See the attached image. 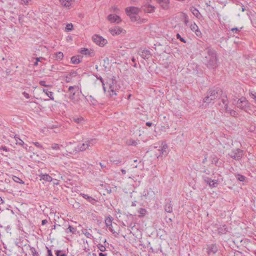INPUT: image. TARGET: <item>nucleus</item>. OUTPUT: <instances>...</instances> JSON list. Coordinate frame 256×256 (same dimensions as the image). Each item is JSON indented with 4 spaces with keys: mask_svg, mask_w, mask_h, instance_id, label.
<instances>
[{
    "mask_svg": "<svg viewBox=\"0 0 256 256\" xmlns=\"http://www.w3.org/2000/svg\"><path fill=\"white\" fill-rule=\"evenodd\" d=\"M222 103V108L227 110L228 102L226 96L223 93L222 90L218 87H213L209 88L206 92V96L203 98V102L205 104V107L210 104H214L215 100H220Z\"/></svg>",
    "mask_w": 256,
    "mask_h": 256,
    "instance_id": "nucleus-1",
    "label": "nucleus"
},
{
    "mask_svg": "<svg viewBox=\"0 0 256 256\" xmlns=\"http://www.w3.org/2000/svg\"><path fill=\"white\" fill-rule=\"evenodd\" d=\"M208 56L203 60V62L209 69L215 70L218 66L216 53L213 48H208L206 51Z\"/></svg>",
    "mask_w": 256,
    "mask_h": 256,
    "instance_id": "nucleus-2",
    "label": "nucleus"
},
{
    "mask_svg": "<svg viewBox=\"0 0 256 256\" xmlns=\"http://www.w3.org/2000/svg\"><path fill=\"white\" fill-rule=\"evenodd\" d=\"M116 80L114 78L110 79L106 82V89H108L111 97L120 94L121 92L119 90L120 86L116 84Z\"/></svg>",
    "mask_w": 256,
    "mask_h": 256,
    "instance_id": "nucleus-3",
    "label": "nucleus"
},
{
    "mask_svg": "<svg viewBox=\"0 0 256 256\" xmlns=\"http://www.w3.org/2000/svg\"><path fill=\"white\" fill-rule=\"evenodd\" d=\"M78 91L79 88L76 86H70L68 88L69 98L74 104H78L80 101Z\"/></svg>",
    "mask_w": 256,
    "mask_h": 256,
    "instance_id": "nucleus-4",
    "label": "nucleus"
},
{
    "mask_svg": "<svg viewBox=\"0 0 256 256\" xmlns=\"http://www.w3.org/2000/svg\"><path fill=\"white\" fill-rule=\"evenodd\" d=\"M236 105L238 108L246 111L250 114V111H252L251 104L244 97H242L238 99L236 103Z\"/></svg>",
    "mask_w": 256,
    "mask_h": 256,
    "instance_id": "nucleus-5",
    "label": "nucleus"
},
{
    "mask_svg": "<svg viewBox=\"0 0 256 256\" xmlns=\"http://www.w3.org/2000/svg\"><path fill=\"white\" fill-rule=\"evenodd\" d=\"M64 148L67 156L78 152L76 142L74 141L66 142Z\"/></svg>",
    "mask_w": 256,
    "mask_h": 256,
    "instance_id": "nucleus-6",
    "label": "nucleus"
},
{
    "mask_svg": "<svg viewBox=\"0 0 256 256\" xmlns=\"http://www.w3.org/2000/svg\"><path fill=\"white\" fill-rule=\"evenodd\" d=\"M113 218L112 216H108L106 218L105 224L109 230L114 235L115 237H118L119 235V232H116L113 228L112 220Z\"/></svg>",
    "mask_w": 256,
    "mask_h": 256,
    "instance_id": "nucleus-7",
    "label": "nucleus"
},
{
    "mask_svg": "<svg viewBox=\"0 0 256 256\" xmlns=\"http://www.w3.org/2000/svg\"><path fill=\"white\" fill-rule=\"evenodd\" d=\"M243 150L236 148L228 154V156L233 159L239 160L243 156Z\"/></svg>",
    "mask_w": 256,
    "mask_h": 256,
    "instance_id": "nucleus-8",
    "label": "nucleus"
},
{
    "mask_svg": "<svg viewBox=\"0 0 256 256\" xmlns=\"http://www.w3.org/2000/svg\"><path fill=\"white\" fill-rule=\"evenodd\" d=\"M140 10V8L136 6L127 7L125 9L126 13L128 16H130L132 14H138Z\"/></svg>",
    "mask_w": 256,
    "mask_h": 256,
    "instance_id": "nucleus-9",
    "label": "nucleus"
},
{
    "mask_svg": "<svg viewBox=\"0 0 256 256\" xmlns=\"http://www.w3.org/2000/svg\"><path fill=\"white\" fill-rule=\"evenodd\" d=\"M92 40L96 44L100 46H104L107 43L106 40L98 34L94 35L92 36Z\"/></svg>",
    "mask_w": 256,
    "mask_h": 256,
    "instance_id": "nucleus-10",
    "label": "nucleus"
},
{
    "mask_svg": "<svg viewBox=\"0 0 256 256\" xmlns=\"http://www.w3.org/2000/svg\"><path fill=\"white\" fill-rule=\"evenodd\" d=\"M207 252L208 255L214 254L218 252V248L216 244L208 245Z\"/></svg>",
    "mask_w": 256,
    "mask_h": 256,
    "instance_id": "nucleus-11",
    "label": "nucleus"
},
{
    "mask_svg": "<svg viewBox=\"0 0 256 256\" xmlns=\"http://www.w3.org/2000/svg\"><path fill=\"white\" fill-rule=\"evenodd\" d=\"M196 49L199 50L200 52H202L205 50H208V48H211L207 46L203 42L200 41L196 44ZM201 54V53H200Z\"/></svg>",
    "mask_w": 256,
    "mask_h": 256,
    "instance_id": "nucleus-12",
    "label": "nucleus"
},
{
    "mask_svg": "<svg viewBox=\"0 0 256 256\" xmlns=\"http://www.w3.org/2000/svg\"><path fill=\"white\" fill-rule=\"evenodd\" d=\"M204 181L209 185V186L211 188H216L218 186V183L217 182V180H214L212 178L205 177L204 178Z\"/></svg>",
    "mask_w": 256,
    "mask_h": 256,
    "instance_id": "nucleus-13",
    "label": "nucleus"
},
{
    "mask_svg": "<svg viewBox=\"0 0 256 256\" xmlns=\"http://www.w3.org/2000/svg\"><path fill=\"white\" fill-rule=\"evenodd\" d=\"M155 7L151 4H146L142 6V10L146 13H152L154 10Z\"/></svg>",
    "mask_w": 256,
    "mask_h": 256,
    "instance_id": "nucleus-14",
    "label": "nucleus"
},
{
    "mask_svg": "<svg viewBox=\"0 0 256 256\" xmlns=\"http://www.w3.org/2000/svg\"><path fill=\"white\" fill-rule=\"evenodd\" d=\"M228 232V228L226 224L220 226L218 228V232L220 235L226 234Z\"/></svg>",
    "mask_w": 256,
    "mask_h": 256,
    "instance_id": "nucleus-15",
    "label": "nucleus"
},
{
    "mask_svg": "<svg viewBox=\"0 0 256 256\" xmlns=\"http://www.w3.org/2000/svg\"><path fill=\"white\" fill-rule=\"evenodd\" d=\"M122 29L120 27H114L110 29V32L112 35H118L122 32Z\"/></svg>",
    "mask_w": 256,
    "mask_h": 256,
    "instance_id": "nucleus-16",
    "label": "nucleus"
},
{
    "mask_svg": "<svg viewBox=\"0 0 256 256\" xmlns=\"http://www.w3.org/2000/svg\"><path fill=\"white\" fill-rule=\"evenodd\" d=\"M76 72H70L68 75L64 76V78L66 82H71L72 80V78L76 76Z\"/></svg>",
    "mask_w": 256,
    "mask_h": 256,
    "instance_id": "nucleus-17",
    "label": "nucleus"
},
{
    "mask_svg": "<svg viewBox=\"0 0 256 256\" xmlns=\"http://www.w3.org/2000/svg\"><path fill=\"white\" fill-rule=\"evenodd\" d=\"M80 195L85 199L87 200L90 202L92 204H94L97 202L94 198L88 196V194H80Z\"/></svg>",
    "mask_w": 256,
    "mask_h": 256,
    "instance_id": "nucleus-18",
    "label": "nucleus"
},
{
    "mask_svg": "<svg viewBox=\"0 0 256 256\" xmlns=\"http://www.w3.org/2000/svg\"><path fill=\"white\" fill-rule=\"evenodd\" d=\"M140 56L145 60L148 59L151 56V54L149 50H144L142 51Z\"/></svg>",
    "mask_w": 256,
    "mask_h": 256,
    "instance_id": "nucleus-19",
    "label": "nucleus"
},
{
    "mask_svg": "<svg viewBox=\"0 0 256 256\" xmlns=\"http://www.w3.org/2000/svg\"><path fill=\"white\" fill-rule=\"evenodd\" d=\"M60 2L62 6L69 8L72 2V0H60Z\"/></svg>",
    "mask_w": 256,
    "mask_h": 256,
    "instance_id": "nucleus-20",
    "label": "nucleus"
},
{
    "mask_svg": "<svg viewBox=\"0 0 256 256\" xmlns=\"http://www.w3.org/2000/svg\"><path fill=\"white\" fill-rule=\"evenodd\" d=\"M108 20L111 23L118 24L122 21L120 17H108Z\"/></svg>",
    "mask_w": 256,
    "mask_h": 256,
    "instance_id": "nucleus-21",
    "label": "nucleus"
},
{
    "mask_svg": "<svg viewBox=\"0 0 256 256\" xmlns=\"http://www.w3.org/2000/svg\"><path fill=\"white\" fill-rule=\"evenodd\" d=\"M76 146L78 152H82L88 149V147L86 146V142L84 143L80 144H76Z\"/></svg>",
    "mask_w": 256,
    "mask_h": 256,
    "instance_id": "nucleus-22",
    "label": "nucleus"
},
{
    "mask_svg": "<svg viewBox=\"0 0 256 256\" xmlns=\"http://www.w3.org/2000/svg\"><path fill=\"white\" fill-rule=\"evenodd\" d=\"M235 176H236V179L238 180H239L240 182H248V180H247L246 178V176H244L242 175L239 174H236Z\"/></svg>",
    "mask_w": 256,
    "mask_h": 256,
    "instance_id": "nucleus-23",
    "label": "nucleus"
},
{
    "mask_svg": "<svg viewBox=\"0 0 256 256\" xmlns=\"http://www.w3.org/2000/svg\"><path fill=\"white\" fill-rule=\"evenodd\" d=\"M162 148L161 150H158L160 151V154H167V150L168 149V146L166 144L162 143Z\"/></svg>",
    "mask_w": 256,
    "mask_h": 256,
    "instance_id": "nucleus-24",
    "label": "nucleus"
},
{
    "mask_svg": "<svg viewBox=\"0 0 256 256\" xmlns=\"http://www.w3.org/2000/svg\"><path fill=\"white\" fill-rule=\"evenodd\" d=\"M86 100L91 104L96 105L97 103L96 98L92 96H89Z\"/></svg>",
    "mask_w": 256,
    "mask_h": 256,
    "instance_id": "nucleus-25",
    "label": "nucleus"
},
{
    "mask_svg": "<svg viewBox=\"0 0 256 256\" xmlns=\"http://www.w3.org/2000/svg\"><path fill=\"white\" fill-rule=\"evenodd\" d=\"M96 138H92L86 141V145L88 149L92 147L96 143Z\"/></svg>",
    "mask_w": 256,
    "mask_h": 256,
    "instance_id": "nucleus-26",
    "label": "nucleus"
},
{
    "mask_svg": "<svg viewBox=\"0 0 256 256\" xmlns=\"http://www.w3.org/2000/svg\"><path fill=\"white\" fill-rule=\"evenodd\" d=\"M40 180H43L46 182H51L52 180V178L48 174H42L40 176Z\"/></svg>",
    "mask_w": 256,
    "mask_h": 256,
    "instance_id": "nucleus-27",
    "label": "nucleus"
},
{
    "mask_svg": "<svg viewBox=\"0 0 256 256\" xmlns=\"http://www.w3.org/2000/svg\"><path fill=\"white\" fill-rule=\"evenodd\" d=\"M130 20L132 22H136V24L143 22L144 19H141L140 17H130Z\"/></svg>",
    "mask_w": 256,
    "mask_h": 256,
    "instance_id": "nucleus-28",
    "label": "nucleus"
},
{
    "mask_svg": "<svg viewBox=\"0 0 256 256\" xmlns=\"http://www.w3.org/2000/svg\"><path fill=\"white\" fill-rule=\"evenodd\" d=\"M113 12H115L116 13L114 14H110L108 16H118V14H120V10H118V8L116 6H114L112 8V10Z\"/></svg>",
    "mask_w": 256,
    "mask_h": 256,
    "instance_id": "nucleus-29",
    "label": "nucleus"
},
{
    "mask_svg": "<svg viewBox=\"0 0 256 256\" xmlns=\"http://www.w3.org/2000/svg\"><path fill=\"white\" fill-rule=\"evenodd\" d=\"M72 120L77 124H80L84 120V119L82 116H74L72 118Z\"/></svg>",
    "mask_w": 256,
    "mask_h": 256,
    "instance_id": "nucleus-30",
    "label": "nucleus"
},
{
    "mask_svg": "<svg viewBox=\"0 0 256 256\" xmlns=\"http://www.w3.org/2000/svg\"><path fill=\"white\" fill-rule=\"evenodd\" d=\"M43 92L52 100H53L54 97H53V92H50L48 90L46 89H44Z\"/></svg>",
    "mask_w": 256,
    "mask_h": 256,
    "instance_id": "nucleus-31",
    "label": "nucleus"
},
{
    "mask_svg": "<svg viewBox=\"0 0 256 256\" xmlns=\"http://www.w3.org/2000/svg\"><path fill=\"white\" fill-rule=\"evenodd\" d=\"M55 58L56 60H61L64 57L63 53L62 52H58L54 54Z\"/></svg>",
    "mask_w": 256,
    "mask_h": 256,
    "instance_id": "nucleus-32",
    "label": "nucleus"
},
{
    "mask_svg": "<svg viewBox=\"0 0 256 256\" xmlns=\"http://www.w3.org/2000/svg\"><path fill=\"white\" fill-rule=\"evenodd\" d=\"M62 145H59L58 144L54 143L51 145V148L54 150H59L60 147H62Z\"/></svg>",
    "mask_w": 256,
    "mask_h": 256,
    "instance_id": "nucleus-33",
    "label": "nucleus"
},
{
    "mask_svg": "<svg viewBox=\"0 0 256 256\" xmlns=\"http://www.w3.org/2000/svg\"><path fill=\"white\" fill-rule=\"evenodd\" d=\"M146 210L144 208H140L138 210V212L140 214V215L138 216L139 217H144L146 214Z\"/></svg>",
    "mask_w": 256,
    "mask_h": 256,
    "instance_id": "nucleus-34",
    "label": "nucleus"
},
{
    "mask_svg": "<svg viewBox=\"0 0 256 256\" xmlns=\"http://www.w3.org/2000/svg\"><path fill=\"white\" fill-rule=\"evenodd\" d=\"M80 53L84 55H90V52L88 49L86 48H83L80 50Z\"/></svg>",
    "mask_w": 256,
    "mask_h": 256,
    "instance_id": "nucleus-35",
    "label": "nucleus"
},
{
    "mask_svg": "<svg viewBox=\"0 0 256 256\" xmlns=\"http://www.w3.org/2000/svg\"><path fill=\"white\" fill-rule=\"evenodd\" d=\"M190 11L192 12L194 16H198V14H200L199 11L195 8H192L190 9Z\"/></svg>",
    "mask_w": 256,
    "mask_h": 256,
    "instance_id": "nucleus-36",
    "label": "nucleus"
},
{
    "mask_svg": "<svg viewBox=\"0 0 256 256\" xmlns=\"http://www.w3.org/2000/svg\"><path fill=\"white\" fill-rule=\"evenodd\" d=\"M30 251L32 252V256H40L39 254L36 252L34 248L31 247L30 248Z\"/></svg>",
    "mask_w": 256,
    "mask_h": 256,
    "instance_id": "nucleus-37",
    "label": "nucleus"
},
{
    "mask_svg": "<svg viewBox=\"0 0 256 256\" xmlns=\"http://www.w3.org/2000/svg\"><path fill=\"white\" fill-rule=\"evenodd\" d=\"M76 232V228H73L72 226H69L68 228H67L66 230V232H70L72 234H74Z\"/></svg>",
    "mask_w": 256,
    "mask_h": 256,
    "instance_id": "nucleus-38",
    "label": "nucleus"
},
{
    "mask_svg": "<svg viewBox=\"0 0 256 256\" xmlns=\"http://www.w3.org/2000/svg\"><path fill=\"white\" fill-rule=\"evenodd\" d=\"M71 62L73 64H78L80 63V60L79 58H78L76 57L72 56L71 58Z\"/></svg>",
    "mask_w": 256,
    "mask_h": 256,
    "instance_id": "nucleus-39",
    "label": "nucleus"
},
{
    "mask_svg": "<svg viewBox=\"0 0 256 256\" xmlns=\"http://www.w3.org/2000/svg\"><path fill=\"white\" fill-rule=\"evenodd\" d=\"M32 0H20V4H22L28 5L32 4Z\"/></svg>",
    "mask_w": 256,
    "mask_h": 256,
    "instance_id": "nucleus-40",
    "label": "nucleus"
},
{
    "mask_svg": "<svg viewBox=\"0 0 256 256\" xmlns=\"http://www.w3.org/2000/svg\"><path fill=\"white\" fill-rule=\"evenodd\" d=\"M83 233L86 236V238L90 239L93 238L92 234L89 232H88L86 230H84L83 231Z\"/></svg>",
    "mask_w": 256,
    "mask_h": 256,
    "instance_id": "nucleus-41",
    "label": "nucleus"
},
{
    "mask_svg": "<svg viewBox=\"0 0 256 256\" xmlns=\"http://www.w3.org/2000/svg\"><path fill=\"white\" fill-rule=\"evenodd\" d=\"M56 256H66L64 252L62 250H58L56 252Z\"/></svg>",
    "mask_w": 256,
    "mask_h": 256,
    "instance_id": "nucleus-42",
    "label": "nucleus"
},
{
    "mask_svg": "<svg viewBox=\"0 0 256 256\" xmlns=\"http://www.w3.org/2000/svg\"><path fill=\"white\" fill-rule=\"evenodd\" d=\"M169 2V0H168V2L166 3L162 2V4H160L164 9H167L168 8Z\"/></svg>",
    "mask_w": 256,
    "mask_h": 256,
    "instance_id": "nucleus-43",
    "label": "nucleus"
},
{
    "mask_svg": "<svg viewBox=\"0 0 256 256\" xmlns=\"http://www.w3.org/2000/svg\"><path fill=\"white\" fill-rule=\"evenodd\" d=\"M15 139L16 141V144H19L20 145H21L22 146L24 144V142L22 140L18 138L16 136H15Z\"/></svg>",
    "mask_w": 256,
    "mask_h": 256,
    "instance_id": "nucleus-44",
    "label": "nucleus"
},
{
    "mask_svg": "<svg viewBox=\"0 0 256 256\" xmlns=\"http://www.w3.org/2000/svg\"><path fill=\"white\" fill-rule=\"evenodd\" d=\"M97 247L102 252H104L106 250L105 246L100 244L97 245Z\"/></svg>",
    "mask_w": 256,
    "mask_h": 256,
    "instance_id": "nucleus-45",
    "label": "nucleus"
},
{
    "mask_svg": "<svg viewBox=\"0 0 256 256\" xmlns=\"http://www.w3.org/2000/svg\"><path fill=\"white\" fill-rule=\"evenodd\" d=\"M13 180L16 182H18L20 184H24V182L22 181V180L20 178H19L14 176L13 178Z\"/></svg>",
    "mask_w": 256,
    "mask_h": 256,
    "instance_id": "nucleus-46",
    "label": "nucleus"
},
{
    "mask_svg": "<svg viewBox=\"0 0 256 256\" xmlns=\"http://www.w3.org/2000/svg\"><path fill=\"white\" fill-rule=\"evenodd\" d=\"M190 28H191V30H192V31H196V30H198V26H197L196 24H192L191 26H190Z\"/></svg>",
    "mask_w": 256,
    "mask_h": 256,
    "instance_id": "nucleus-47",
    "label": "nucleus"
},
{
    "mask_svg": "<svg viewBox=\"0 0 256 256\" xmlns=\"http://www.w3.org/2000/svg\"><path fill=\"white\" fill-rule=\"evenodd\" d=\"M110 162L112 164H120L122 163V160H110Z\"/></svg>",
    "mask_w": 256,
    "mask_h": 256,
    "instance_id": "nucleus-48",
    "label": "nucleus"
},
{
    "mask_svg": "<svg viewBox=\"0 0 256 256\" xmlns=\"http://www.w3.org/2000/svg\"><path fill=\"white\" fill-rule=\"evenodd\" d=\"M72 206L74 208H78L80 207V204L78 202L74 200L72 204Z\"/></svg>",
    "mask_w": 256,
    "mask_h": 256,
    "instance_id": "nucleus-49",
    "label": "nucleus"
},
{
    "mask_svg": "<svg viewBox=\"0 0 256 256\" xmlns=\"http://www.w3.org/2000/svg\"><path fill=\"white\" fill-rule=\"evenodd\" d=\"M72 28H73V25L72 24H68L66 25V29L68 31H70L72 30Z\"/></svg>",
    "mask_w": 256,
    "mask_h": 256,
    "instance_id": "nucleus-50",
    "label": "nucleus"
},
{
    "mask_svg": "<svg viewBox=\"0 0 256 256\" xmlns=\"http://www.w3.org/2000/svg\"><path fill=\"white\" fill-rule=\"evenodd\" d=\"M166 38L169 41H171V42H174V38H172V36L170 34H166Z\"/></svg>",
    "mask_w": 256,
    "mask_h": 256,
    "instance_id": "nucleus-51",
    "label": "nucleus"
},
{
    "mask_svg": "<svg viewBox=\"0 0 256 256\" xmlns=\"http://www.w3.org/2000/svg\"><path fill=\"white\" fill-rule=\"evenodd\" d=\"M39 84L40 86H46V87H50V86H51L50 85H47L46 84V81L44 80H40V82H39Z\"/></svg>",
    "mask_w": 256,
    "mask_h": 256,
    "instance_id": "nucleus-52",
    "label": "nucleus"
},
{
    "mask_svg": "<svg viewBox=\"0 0 256 256\" xmlns=\"http://www.w3.org/2000/svg\"><path fill=\"white\" fill-rule=\"evenodd\" d=\"M172 208L170 206V204H168V206H166V211L168 212H172Z\"/></svg>",
    "mask_w": 256,
    "mask_h": 256,
    "instance_id": "nucleus-53",
    "label": "nucleus"
},
{
    "mask_svg": "<svg viewBox=\"0 0 256 256\" xmlns=\"http://www.w3.org/2000/svg\"><path fill=\"white\" fill-rule=\"evenodd\" d=\"M177 39H179L181 42L186 43V40L180 35L179 34L177 33Z\"/></svg>",
    "mask_w": 256,
    "mask_h": 256,
    "instance_id": "nucleus-54",
    "label": "nucleus"
},
{
    "mask_svg": "<svg viewBox=\"0 0 256 256\" xmlns=\"http://www.w3.org/2000/svg\"><path fill=\"white\" fill-rule=\"evenodd\" d=\"M250 20L253 26L256 28V17H253V18L250 19Z\"/></svg>",
    "mask_w": 256,
    "mask_h": 256,
    "instance_id": "nucleus-55",
    "label": "nucleus"
},
{
    "mask_svg": "<svg viewBox=\"0 0 256 256\" xmlns=\"http://www.w3.org/2000/svg\"><path fill=\"white\" fill-rule=\"evenodd\" d=\"M128 144L129 145L136 146L137 144V143L134 140H129V142H128Z\"/></svg>",
    "mask_w": 256,
    "mask_h": 256,
    "instance_id": "nucleus-56",
    "label": "nucleus"
},
{
    "mask_svg": "<svg viewBox=\"0 0 256 256\" xmlns=\"http://www.w3.org/2000/svg\"><path fill=\"white\" fill-rule=\"evenodd\" d=\"M212 162H214L216 166H218V159L217 158H214Z\"/></svg>",
    "mask_w": 256,
    "mask_h": 256,
    "instance_id": "nucleus-57",
    "label": "nucleus"
},
{
    "mask_svg": "<svg viewBox=\"0 0 256 256\" xmlns=\"http://www.w3.org/2000/svg\"><path fill=\"white\" fill-rule=\"evenodd\" d=\"M195 34L198 36H201L202 34L200 30H198V29L195 31Z\"/></svg>",
    "mask_w": 256,
    "mask_h": 256,
    "instance_id": "nucleus-58",
    "label": "nucleus"
},
{
    "mask_svg": "<svg viewBox=\"0 0 256 256\" xmlns=\"http://www.w3.org/2000/svg\"><path fill=\"white\" fill-rule=\"evenodd\" d=\"M0 150L6 151V152L8 151V149L6 146H0Z\"/></svg>",
    "mask_w": 256,
    "mask_h": 256,
    "instance_id": "nucleus-59",
    "label": "nucleus"
},
{
    "mask_svg": "<svg viewBox=\"0 0 256 256\" xmlns=\"http://www.w3.org/2000/svg\"><path fill=\"white\" fill-rule=\"evenodd\" d=\"M48 250V256H53L51 250L49 249L48 247H46Z\"/></svg>",
    "mask_w": 256,
    "mask_h": 256,
    "instance_id": "nucleus-60",
    "label": "nucleus"
},
{
    "mask_svg": "<svg viewBox=\"0 0 256 256\" xmlns=\"http://www.w3.org/2000/svg\"><path fill=\"white\" fill-rule=\"evenodd\" d=\"M98 78L100 80L101 82H102V86H103L104 90L106 92V84L104 83L102 78L101 77H100Z\"/></svg>",
    "mask_w": 256,
    "mask_h": 256,
    "instance_id": "nucleus-61",
    "label": "nucleus"
},
{
    "mask_svg": "<svg viewBox=\"0 0 256 256\" xmlns=\"http://www.w3.org/2000/svg\"><path fill=\"white\" fill-rule=\"evenodd\" d=\"M34 144L38 148H43L42 146L38 142H34Z\"/></svg>",
    "mask_w": 256,
    "mask_h": 256,
    "instance_id": "nucleus-62",
    "label": "nucleus"
},
{
    "mask_svg": "<svg viewBox=\"0 0 256 256\" xmlns=\"http://www.w3.org/2000/svg\"><path fill=\"white\" fill-rule=\"evenodd\" d=\"M230 30L232 32H238L240 31V30L238 28H232Z\"/></svg>",
    "mask_w": 256,
    "mask_h": 256,
    "instance_id": "nucleus-63",
    "label": "nucleus"
},
{
    "mask_svg": "<svg viewBox=\"0 0 256 256\" xmlns=\"http://www.w3.org/2000/svg\"><path fill=\"white\" fill-rule=\"evenodd\" d=\"M240 6V8L239 9H241L242 12H244V10L248 11V10L246 9V7L244 6Z\"/></svg>",
    "mask_w": 256,
    "mask_h": 256,
    "instance_id": "nucleus-64",
    "label": "nucleus"
}]
</instances>
